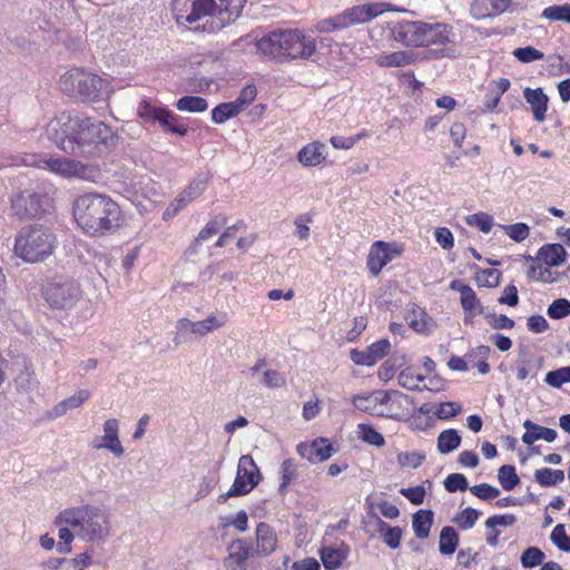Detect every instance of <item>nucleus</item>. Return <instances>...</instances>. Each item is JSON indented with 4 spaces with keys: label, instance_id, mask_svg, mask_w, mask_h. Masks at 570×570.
Segmentation results:
<instances>
[{
    "label": "nucleus",
    "instance_id": "obj_1",
    "mask_svg": "<svg viewBox=\"0 0 570 570\" xmlns=\"http://www.w3.org/2000/svg\"><path fill=\"white\" fill-rule=\"evenodd\" d=\"M48 138L63 153L95 158L117 145L112 128L95 117L62 114L47 125Z\"/></svg>",
    "mask_w": 570,
    "mask_h": 570
},
{
    "label": "nucleus",
    "instance_id": "obj_2",
    "mask_svg": "<svg viewBox=\"0 0 570 570\" xmlns=\"http://www.w3.org/2000/svg\"><path fill=\"white\" fill-rule=\"evenodd\" d=\"M246 0H173V17L179 26L194 31L214 33L234 22Z\"/></svg>",
    "mask_w": 570,
    "mask_h": 570
},
{
    "label": "nucleus",
    "instance_id": "obj_3",
    "mask_svg": "<svg viewBox=\"0 0 570 570\" xmlns=\"http://www.w3.org/2000/svg\"><path fill=\"white\" fill-rule=\"evenodd\" d=\"M73 216L78 226L90 236L114 233L121 225L119 205L107 194L86 193L73 203Z\"/></svg>",
    "mask_w": 570,
    "mask_h": 570
},
{
    "label": "nucleus",
    "instance_id": "obj_4",
    "mask_svg": "<svg viewBox=\"0 0 570 570\" xmlns=\"http://www.w3.org/2000/svg\"><path fill=\"white\" fill-rule=\"evenodd\" d=\"M256 50L264 59L276 62L308 59L316 51L315 39L298 29H276L256 40Z\"/></svg>",
    "mask_w": 570,
    "mask_h": 570
},
{
    "label": "nucleus",
    "instance_id": "obj_5",
    "mask_svg": "<svg viewBox=\"0 0 570 570\" xmlns=\"http://www.w3.org/2000/svg\"><path fill=\"white\" fill-rule=\"evenodd\" d=\"M55 523L70 525L77 531L78 539L91 543L105 542L111 530L109 513L89 503L65 509L56 517Z\"/></svg>",
    "mask_w": 570,
    "mask_h": 570
},
{
    "label": "nucleus",
    "instance_id": "obj_6",
    "mask_svg": "<svg viewBox=\"0 0 570 570\" xmlns=\"http://www.w3.org/2000/svg\"><path fill=\"white\" fill-rule=\"evenodd\" d=\"M57 244V236L49 227L30 225L17 233L13 253L26 263H40L53 254Z\"/></svg>",
    "mask_w": 570,
    "mask_h": 570
},
{
    "label": "nucleus",
    "instance_id": "obj_7",
    "mask_svg": "<svg viewBox=\"0 0 570 570\" xmlns=\"http://www.w3.org/2000/svg\"><path fill=\"white\" fill-rule=\"evenodd\" d=\"M385 11L407 12L404 8H397L386 2L365 3L346 9L342 13L318 22L321 32H333L347 29L358 23H365Z\"/></svg>",
    "mask_w": 570,
    "mask_h": 570
},
{
    "label": "nucleus",
    "instance_id": "obj_8",
    "mask_svg": "<svg viewBox=\"0 0 570 570\" xmlns=\"http://www.w3.org/2000/svg\"><path fill=\"white\" fill-rule=\"evenodd\" d=\"M61 90L82 100L98 101L108 92V81L83 70H71L60 78Z\"/></svg>",
    "mask_w": 570,
    "mask_h": 570
},
{
    "label": "nucleus",
    "instance_id": "obj_9",
    "mask_svg": "<svg viewBox=\"0 0 570 570\" xmlns=\"http://www.w3.org/2000/svg\"><path fill=\"white\" fill-rule=\"evenodd\" d=\"M421 47L429 48L426 58L455 59L459 55L452 45L455 43V32L452 26L444 22H425L423 24Z\"/></svg>",
    "mask_w": 570,
    "mask_h": 570
},
{
    "label": "nucleus",
    "instance_id": "obj_10",
    "mask_svg": "<svg viewBox=\"0 0 570 570\" xmlns=\"http://www.w3.org/2000/svg\"><path fill=\"white\" fill-rule=\"evenodd\" d=\"M43 297L51 308L59 311H70L85 302L80 284L70 277H58L48 282Z\"/></svg>",
    "mask_w": 570,
    "mask_h": 570
},
{
    "label": "nucleus",
    "instance_id": "obj_11",
    "mask_svg": "<svg viewBox=\"0 0 570 570\" xmlns=\"http://www.w3.org/2000/svg\"><path fill=\"white\" fill-rule=\"evenodd\" d=\"M52 208V200L46 194L24 190L11 200L12 215L20 220L41 217Z\"/></svg>",
    "mask_w": 570,
    "mask_h": 570
},
{
    "label": "nucleus",
    "instance_id": "obj_12",
    "mask_svg": "<svg viewBox=\"0 0 570 570\" xmlns=\"http://www.w3.org/2000/svg\"><path fill=\"white\" fill-rule=\"evenodd\" d=\"M261 473L254 461L248 455H242L238 461L237 474L230 489L218 497V502L225 503L230 497H239L249 493L259 482Z\"/></svg>",
    "mask_w": 570,
    "mask_h": 570
},
{
    "label": "nucleus",
    "instance_id": "obj_13",
    "mask_svg": "<svg viewBox=\"0 0 570 570\" xmlns=\"http://www.w3.org/2000/svg\"><path fill=\"white\" fill-rule=\"evenodd\" d=\"M137 115L147 124H159L163 128L178 136H185L188 131L184 125H177V116L170 110L153 105L147 100L139 102Z\"/></svg>",
    "mask_w": 570,
    "mask_h": 570
},
{
    "label": "nucleus",
    "instance_id": "obj_14",
    "mask_svg": "<svg viewBox=\"0 0 570 570\" xmlns=\"http://www.w3.org/2000/svg\"><path fill=\"white\" fill-rule=\"evenodd\" d=\"M228 321L226 313L219 315H209L203 321L193 322L188 318H180L177 321L176 328L177 335L174 338L176 344L179 343V337H185L187 334H196L198 336H205L214 330L220 328L226 325Z\"/></svg>",
    "mask_w": 570,
    "mask_h": 570
},
{
    "label": "nucleus",
    "instance_id": "obj_15",
    "mask_svg": "<svg viewBox=\"0 0 570 570\" xmlns=\"http://www.w3.org/2000/svg\"><path fill=\"white\" fill-rule=\"evenodd\" d=\"M423 24L424 21L422 20L402 19L391 23L389 29L392 39L397 43L405 47L421 48L419 42L422 39Z\"/></svg>",
    "mask_w": 570,
    "mask_h": 570
},
{
    "label": "nucleus",
    "instance_id": "obj_16",
    "mask_svg": "<svg viewBox=\"0 0 570 570\" xmlns=\"http://www.w3.org/2000/svg\"><path fill=\"white\" fill-rule=\"evenodd\" d=\"M400 254L401 249L395 244H389L383 240L375 242L370 248L366 261L370 273L377 276L382 268Z\"/></svg>",
    "mask_w": 570,
    "mask_h": 570
},
{
    "label": "nucleus",
    "instance_id": "obj_17",
    "mask_svg": "<svg viewBox=\"0 0 570 570\" xmlns=\"http://www.w3.org/2000/svg\"><path fill=\"white\" fill-rule=\"evenodd\" d=\"M104 435L96 438L91 442L94 450H108L116 458H120L125 454V449L119 439V421L117 419H107L102 425Z\"/></svg>",
    "mask_w": 570,
    "mask_h": 570
},
{
    "label": "nucleus",
    "instance_id": "obj_18",
    "mask_svg": "<svg viewBox=\"0 0 570 570\" xmlns=\"http://www.w3.org/2000/svg\"><path fill=\"white\" fill-rule=\"evenodd\" d=\"M43 168L65 178H86L89 167L82 163L66 157H48L41 160Z\"/></svg>",
    "mask_w": 570,
    "mask_h": 570
},
{
    "label": "nucleus",
    "instance_id": "obj_19",
    "mask_svg": "<svg viewBox=\"0 0 570 570\" xmlns=\"http://www.w3.org/2000/svg\"><path fill=\"white\" fill-rule=\"evenodd\" d=\"M227 550L228 556L224 558L223 564L228 570H242L254 557V548L247 546L244 539L234 540Z\"/></svg>",
    "mask_w": 570,
    "mask_h": 570
},
{
    "label": "nucleus",
    "instance_id": "obj_20",
    "mask_svg": "<svg viewBox=\"0 0 570 570\" xmlns=\"http://www.w3.org/2000/svg\"><path fill=\"white\" fill-rule=\"evenodd\" d=\"M511 4V0H474L470 14L476 20L497 17L503 13Z\"/></svg>",
    "mask_w": 570,
    "mask_h": 570
},
{
    "label": "nucleus",
    "instance_id": "obj_21",
    "mask_svg": "<svg viewBox=\"0 0 570 570\" xmlns=\"http://www.w3.org/2000/svg\"><path fill=\"white\" fill-rule=\"evenodd\" d=\"M277 538L269 524L261 522L256 528V548L254 556L267 557L276 549Z\"/></svg>",
    "mask_w": 570,
    "mask_h": 570
},
{
    "label": "nucleus",
    "instance_id": "obj_22",
    "mask_svg": "<svg viewBox=\"0 0 570 570\" xmlns=\"http://www.w3.org/2000/svg\"><path fill=\"white\" fill-rule=\"evenodd\" d=\"M424 57L412 49L394 51L389 55H384L377 58L376 63L380 67H405L414 63L419 59Z\"/></svg>",
    "mask_w": 570,
    "mask_h": 570
},
{
    "label": "nucleus",
    "instance_id": "obj_23",
    "mask_svg": "<svg viewBox=\"0 0 570 570\" xmlns=\"http://www.w3.org/2000/svg\"><path fill=\"white\" fill-rule=\"evenodd\" d=\"M523 96L525 101L531 106L533 118L539 122L543 121L548 110V96L541 88H525Z\"/></svg>",
    "mask_w": 570,
    "mask_h": 570
},
{
    "label": "nucleus",
    "instance_id": "obj_24",
    "mask_svg": "<svg viewBox=\"0 0 570 570\" xmlns=\"http://www.w3.org/2000/svg\"><path fill=\"white\" fill-rule=\"evenodd\" d=\"M527 432L522 435V442L531 445L538 440H544L546 442H553L557 439V432L553 429L541 426L531 420H525L523 423Z\"/></svg>",
    "mask_w": 570,
    "mask_h": 570
},
{
    "label": "nucleus",
    "instance_id": "obj_25",
    "mask_svg": "<svg viewBox=\"0 0 570 570\" xmlns=\"http://www.w3.org/2000/svg\"><path fill=\"white\" fill-rule=\"evenodd\" d=\"M325 158V146L318 141L307 144L297 154V160L305 167H315Z\"/></svg>",
    "mask_w": 570,
    "mask_h": 570
},
{
    "label": "nucleus",
    "instance_id": "obj_26",
    "mask_svg": "<svg viewBox=\"0 0 570 570\" xmlns=\"http://www.w3.org/2000/svg\"><path fill=\"white\" fill-rule=\"evenodd\" d=\"M90 397V392L88 390H78L70 397L62 400L57 403L52 409V416L60 417L65 415L68 411L80 407Z\"/></svg>",
    "mask_w": 570,
    "mask_h": 570
},
{
    "label": "nucleus",
    "instance_id": "obj_27",
    "mask_svg": "<svg viewBox=\"0 0 570 570\" xmlns=\"http://www.w3.org/2000/svg\"><path fill=\"white\" fill-rule=\"evenodd\" d=\"M567 252L561 244L543 245L538 252V258L548 266H559L566 261Z\"/></svg>",
    "mask_w": 570,
    "mask_h": 570
},
{
    "label": "nucleus",
    "instance_id": "obj_28",
    "mask_svg": "<svg viewBox=\"0 0 570 570\" xmlns=\"http://www.w3.org/2000/svg\"><path fill=\"white\" fill-rule=\"evenodd\" d=\"M451 288L460 292V301L463 311H480L481 308H484L480 299L476 297L474 291L469 285H464L459 281H453L451 283Z\"/></svg>",
    "mask_w": 570,
    "mask_h": 570
},
{
    "label": "nucleus",
    "instance_id": "obj_29",
    "mask_svg": "<svg viewBox=\"0 0 570 570\" xmlns=\"http://www.w3.org/2000/svg\"><path fill=\"white\" fill-rule=\"evenodd\" d=\"M433 524V512L431 510H419L413 514L412 528L419 539H426Z\"/></svg>",
    "mask_w": 570,
    "mask_h": 570
},
{
    "label": "nucleus",
    "instance_id": "obj_30",
    "mask_svg": "<svg viewBox=\"0 0 570 570\" xmlns=\"http://www.w3.org/2000/svg\"><path fill=\"white\" fill-rule=\"evenodd\" d=\"M461 436L454 429L442 431L438 436V450L441 454H449L456 450L461 444Z\"/></svg>",
    "mask_w": 570,
    "mask_h": 570
},
{
    "label": "nucleus",
    "instance_id": "obj_31",
    "mask_svg": "<svg viewBox=\"0 0 570 570\" xmlns=\"http://www.w3.org/2000/svg\"><path fill=\"white\" fill-rule=\"evenodd\" d=\"M279 473L281 483L278 487V492L281 495H285L287 493L288 485L298 476L297 464L293 459H286L281 464Z\"/></svg>",
    "mask_w": 570,
    "mask_h": 570
},
{
    "label": "nucleus",
    "instance_id": "obj_32",
    "mask_svg": "<svg viewBox=\"0 0 570 570\" xmlns=\"http://www.w3.org/2000/svg\"><path fill=\"white\" fill-rule=\"evenodd\" d=\"M459 544V534L452 527H444L440 532L439 550L444 556L455 552Z\"/></svg>",
    "mask_w": 570,
    "mask_h": 570
},
{
    "label": "nucleus",
    "instance_id": "obj_33",
    "mask_svg": "<svg viewBox=\"0 0 570 570\" xmlns=\"http://www.w3.org/2000/svg\"><path fill=\"white\" fill-rule=\"evenodd\" d=\"M377 530L389 548H399L402 538V529L400 527H390L382 519H377Z\"/></svg>",
    "mask_w": 570,
    "mask_h": 570
},
{
    "label": "nucleus",
    "instance_id": "obj_34",
    "mask_svg": "<svg viewBox=\"0 0 570 570\" xmlns=\"http://www.w3.org/2000/svg\"><path fill=\"white\" fill-rule=\"evenodd\" d=\"M179 111L203 112L208 108L207 100L198 96H184L176 104Z\"/></svg>",
    "mask_w": 570,
    "mask_h": 570
},
{
    "label": "nucleus",
    "instance_id": "obj_35",
    "mask_svg": "<svg viewBox=\"0 0 570 570\" xmlns=\"http://www.w3.org/2000/svg\"><path fill=\"white\" fill-rule=\"evenodd\" d=\"M320 554L324 567L328 570L340 568L346 557L341 550L332 547L322 548Z\"/></svg>",
    "mask_w": 570,
    "mask_h": 570
},
{
    "label": "nucleus",
    "instance_id": "obj_36",
    "mask_svg": "<svg viewBox=\"0 0 570 570\" xmlns=\"http://www.w3.org/2000/svg\"><path fill=\"white\" fill-rule=\"evenodd\" d=\"M239 108L233 102H223L212 110V120L215 124H224L239 114Z\"/></svg>",
    "mask_w": 570,
    "mask_h": 570
},
{
    "label": "nucleus",
    "instance_id": "obj_37",
    "mask_svg": "<svg viewBox=\"0 0 570 570\" xmlns=\"http://www.w3.org/2000/svg\"><path fill=\"white\" fill-rule=\"evenodd\" d=\"M498 480L505 491L513 490L520 483L515 468L510 464H504L498 470Z\"/></svg>",
    "mask_w": 570,
    "mask_h": 570
},
{
    "label": "nucleus",
    "instance_id": "obj_38",
    "mask_svg": "<svg viewBox=\"0 0 570 570\" xmlns=\"http://www.w3.org/2000/svg\"><path fill=\"white\" fill-rule=\"evenodd\" d=\"M541 18L549 21L570 23V4L550 6L541 12Z\"/></svg>",
    "mask_w": 570,
    "mask_h": 570
},
{
    "label": "nucleus",
    "instance_id": "obj_39",
    "mask_svg": "<svg viewBox=\"0 0 570 570\" xmlns=\"http://www.w3.org/2000/svg\"><path fill=\"white\" fill-rule=\"evenodd\" d=\"M358 438L371 445L382 448L385 444L384 436L373 426L361 423L357 425Z\"/></svg>",
    "mask_w": 570,
    "mask_h": 570
},
{
    "label": "nucleus",
    "instance_id": "obj_40",
    "mask_svg": "<svg viewBox=\"0 0 570 570\" xmlns=\"http://www.w3.org/2000/svg\"><path fill=\"white\" fill-rule=\"evenodd\" d=\"M424 380L425 377L423 375L415 374L410 367L403 370L397 376L399 384L402 387L412 391H421L422 387L420 386V383Z\"/></svg>",
    "mask_w": 570,
    "mask_h": 570
},
{
    "label": "nucleus",
    "instance_id": "obj_41",
    "mask_svg": "<svg viewBox=\"0 0 570 570\" xmlns=\"http://www.w3.org/2000/svg\"><path fill=\"white\" fill-rule=\"evenodd\" d=\"M226 224V217L223 215L216 216L214 219L209 220L206 226L199 232L198 236L195 239V246L200 244L204 240H207L212 236L216 235L218 230Z\"/></svg>",
    "mask_w": 570,
    "mask_h": 570
},
{
    "label": "nucleus",
    "instance_id": "obj_42",
    "mask_svg": "<svg viewBox=\"0 0 570 570\" xmlns=\"http://www.w3.org/2000/svg\"><path fill=\"white\" fill-rule=\"evenodd\" d=\"M479 314L483 315L490 326L495 330H510L514 327V321L503 314H495L481 308Z\"/></svg>",
    "mask_w": 570,
    "mask_h": 570
},
{
    "label": "nucleus",
    "instance_id": "obj_43",
    "mask_svg": "<svg viewBox=\"0 0 570 570\" xmlns=\"http://www.w3.org/2000/svg\"><path fill=\"white\" fill-rule=\"evenodd\" d=\"M544 558L546 554L541 549L537 547H529L522 552L520 562L523 568H534L542 564Z\"/></svg>",
    "mask_w": 570,
    "mask_h": 570
},
{
    "label": "nucleus",
    "instance_id": "obj_44",
    "mask_svg": "<svg viewBox=\"0 0 570 570\" xmlns=\"http://www.w3.org/2000/svg\"><path fill=\"white\" fill-rule=\"evenodd\" d=\"M480 513L473 508H465L453 518V522L462 530H469L475 524Z\"/></svg>",
    "mask_w": 570,
    "mask_h": 570
},
{
    "label": "nucleus",
    "instance_id": "obj_45",
    "mask_svg": "<svg viewBox=\"0 0 570 570\" xmlns=\"http://www.w3.org/2000/svg\"><path fill=\"white\" fill-rule=\"evenodd\" d=\"M396 460L402 468L416 469L424 462L425 454L422 451L400 452Z\"/></svg>",
    "mask_w": 570,
    "mask_h": 570
},
{
    "label": "nucleus",
    "instance_id": "obj_46",
    "mask_svg": "<svg viewBox=\"0 0 570 570\" xmlns=\"http://www.w3.org/2000/svg\"><path fill=\"white\" fill-rule=\"evenodd\" d=\"M207 183L206 177L198 176L180 194L190 203L204 193Z\"/></svg>",
    "mask_w": 570,
    "mask_h": 570
},
{
    "label": "nucleus",
    "instance_id": "obj_47",
    "mask_svg": "<svg viewBox=\"0 0 570 570\" xmlns=\"http://www.w3.org/2000/svg\"><path fill=\"white\" fill-rule=\"evenodd\" d=\"M544 381L548 385L556 389L561 387L564 383H570V366L548 372Z\"/></svg>",
    "mask_w": 570,
    "mask_h": 570
},
{
    "label": "nucleus",
    "instance_id": "obj_48",
    "mask_svg": "<svg viewBox=\"0 0 570 570\" xmlns=\"http://www.w3.org/2000/svg\"><path fill=\"white\" fill-rule=\"evenodd\" d=\"M309 450L320 461L330 459L334 452L333 445L324 438L314 440Z\"/></svg>",
    "mask_w": 570,
    "mask_h": 570
},
{
    "label": "nucleus",
    "instance_id": "obj_49",
    "mask_svg": "<svg viewBox=\"0 0 570 570\" xmlns=\"http://www.w3.org/2000/svg\"><path fill=\"white\" fill-rule=\"evenodd\" d=\"M550 539L559 550L570 552V537L566 533L564 524H557L550 534Z\"/></svg>",
    "mask_w": 570,
    "mask_h": 570
},
{
    "label": "nucleus",
    "instance_id": "obj_50",
    "mask_svg": "<svg viewBox=\"0 0 570 570\" xmlns=\"http://www.w3.org/2000/svg\"><path fill=\"white\" fill-rule=\"evenodd\" d=\"M391 344L387 338H382L371 344L366 351L374 365L376 362L382 360L390 351Z\"/></svg>",
    "mask_w": 570,
    "mask_h": 570
},
{
    "label": "nucleus",
    "instance_id": "obj_51",
    "mask_svg": "<svg viewBox=\"0 0 570 570\" xmlns=\"http://www.w3.org/2000/svg\"><path fill=\"white\" fill-rule=\"evenodd\" d=\"M547 313L553 320L563 318L570 314V302L567 298H558L549 305Z\"/></svg>",
    "mask_w": 570,
    "mask_h": 570
},
{
    "label": "nucleus",
    "instance_id": "obj_52",
    "mask_svg": "<svg viewBox=\"0 0 570 570\" xmlns=\"http://www.w3.org/2000/svg\"><path fill=\"white\" fill-rule=\"evenodd\" d=\"M505 234L517 243L523 242L529 237L530 228L524 223H517L512 225H503Z\"/></svg>",
    "mask_w": 570,
    "mask_h": 570
},
{
    "label": "nucleus",
    "instance_id": "obj_53",
    "mask_svg": "<svg viewBox=\"0 0 570 570\" xmlns=\"http://www.w3.org/2000/svg\"><path fill=\"white\" fill-rule=\"evenodd\" d=\"M444 488L448 492L470 490L468 479L461 473L449 474L444 480Z\"/></svg>",
    "mask_w": 570,
    "mask_h": 570
},
{
    "label": "nucleus",
    "instance_id": "obj_54",
    "mask_svg": "<svg viewBox=\"0 0 570 570\" xmlns=\"http://www.w3.org/2000/svg\"><path fill=\"white\" fill-rule=\"evenodd\" d=\"M466 224L476 226L483 233H489L493 226V218L484 213L473 214L466 217Z\"/></svg>",
    "mask_w": 570,
    "mask_h": 570
},
{
    "label": "nucleus",
    "instance_id": "obj_55",
    "mask_svg": "<svg viewBox=\"0 0 570 570\" xmlns=\"http://www.w3.org/2000/svg\"><path fill=\"white\" fill-rule=\"evenodd\" d=\"M470 491L476 498L489 501L492 500L500 494V490L491 484L481 483L470 488Z\"/></svg>",
    "mask_w": 570,
    "mask_h": 570
},
{
    "label": "nucleus",
    "instance_id": "obj_56",
    "mask_svg": "<svg viewBox=\"0 0 570 570\" xmlns=\"http://www.w3.org/2000/svg\"><path fill=\"white\" fill-rule=\"evenodd\" d=\"M513 56L521 62H532L535 60H541L544 57L542 51H540L531 46L523 47V48H517L513 51Z\"/></svg>",
    "mask_w": 570,
    "mask_h": 570
},
{
    "label": "nucleus",
    "instance_id": "obj_57",
    "mask_svg": "<svg viewBox=\"0 0 570 570\" xmlns=\"http://www.w3.org/2000/svg\"><path fill=\"white\" fill-rule=\"evenodd\" d=\"M476 281L481 286L497 287L500 283V272L498 269H483L476 274Z\"/></svg>",
    "mask_w": 570,
    "mask_h": 570
},
{
    "label": "nucleus",
    "instance_id": "obj_58",
    "mask_svg": "<svg viewBox=\"0 0 570 570\" xmlns=\"http://www.w3.org/2000/svg\"><path fill=\"white\" fill-rule=\"evenodd\" d=\"M263 382L269 389H278L286 385V377L278 371L266 370L263 373Z\"/></svg>",
    "mask_w": 570,
    "mask_h": 570
},
{
    "label": "nucleus",
    "instance_id": "obj_59",
    "mask_svg": "<svg viewBox=\"0 0 570 570\" xmlns=\"http://www.w3.org/2000/svg\"><path fill=\"white\" fill-rule=\"evenodd\" d=\"M550 266H530L528 269V277L533 281H539L543 283H552L554 278L552 277V272L549 268Z\"/></svg>",
    "mask_w": 570,
    "mask_h": 570
},
{
    "label": "nucleus",
    "instance_id": "obj_60",
    "mask_svg": "<svg viewBox=\"0 0 570 570\" xmlns=\"http://www.w3.org/2000/svg\"><path fill=\"white\" fill-rule=\"evenodd\" d=\"M400 493L405 497L411 503L419 505L422 504L425 497V489L422 485L402 488Z\"/></svg>",
    "mask_w": 570,
    "mask_h": 570
},
{
    "label": "nucleus",
    "instance_id": "obj_61",
    "mask_svg": "<svg viewBox=\"0 0 570 570\" xmlns=\"http://www.w3.org/2000/svg\"><path fill=\"white\" fill-rule=\"evenodd\" d=\"M257 91L255 86H246L233 102L239 108V111L242 112L255 99Z\"/></svg>",
    "mask_w": 570,
    "mask_h": 570
},
{
    "label": "nucleus",
    "instance_id": "obj_62",
    "mask_svg": "<svg viewBox=\"0 0 570 570\" xmlns=\"http://www.w3.org/2000/svg\"><path fill=\"white\" fill-rule=\"evenodd\" d=\"M515 522H517V517L514 514H497V515L490 517L485 521V527L488 529L494 530L497 525L509 527V525L514 524Z\"/></svg>",
    "mask_w": 570,
    "mask_h": 570
},
{
    "label": "nucleus",
    "instance_id": "obj_63",
    "mask_svg": "<svg viewBox=\"0 0 570 570\" xmlns=\"http://www.w3.org/2000/svg\"><path fill=\"white\" fill-rule=\"evenodd\" d=\"M461 412V405L455 402H443L440 404L439 410L435 412L440 420H448Z\"/></svg>",
    "mask_w": 570,
    "mask_h": 570
},
{
    "label": "nucleus",
    "instance_id": "obj_64",
    "mask_svg": "<svg viewBox=\"0 0 570 570\" xmlns=\"http://www.w3.org/2000/svg\"><path fill=\"white\" fill-rule=\"evenodd\" d=\"M187 204H189V202L181 194H179V196L176 197L165 209L163 218L168 220L175 217Z\"/></svg>",
    "mask_w": 570,
    "mask_h": 570
}]
</instances>
